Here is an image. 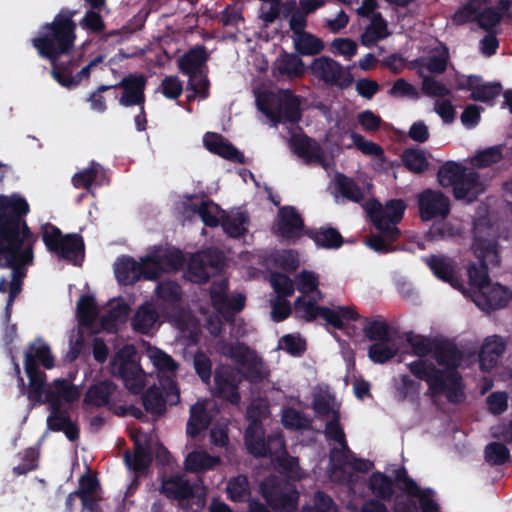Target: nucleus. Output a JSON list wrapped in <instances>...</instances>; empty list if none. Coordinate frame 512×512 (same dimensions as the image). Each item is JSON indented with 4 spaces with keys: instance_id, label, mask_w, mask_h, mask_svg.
<instances>
[{
    "instance_id": "f257e3e1",
    "label": "nucleus",
    "mask_w": 512,
    "mask_h": 512,
    "mask_svg": "<svg viewBox=\"0 0 512 512\" xmlns=\"http://www.w3.org/2000/svg\"><path fill=\"white\" fill-rule=\"evenodd\" d=\"M30 212L21 196H0V268L12 269V279L22 283L26 266L34 260L38 236L28 226L25 216Z\"/></svg>"
},
{
    "instance_id": "f03ea898",
    "label": "nucleus",
    "mask_w": 512,
    "mask_h": 512,
    "mask_svg": "<svg viewBox=\"0 0 512 512\" xmlns=\"http://www.w3.org/2000/svg\"><path fill=\"white\" fill-rule=\"evenodd\" d=\"M77 13L78 10L61 8L52 22L40 27L31 43L41 58L54 61L70 54L76 41L77 24L73 18Z\"/></svg>"
},
{
    "instance_id": "7ed1b4c3",
    "label": "nucleus",
    "mask_w": 512,
    "mask_h": 512,
    "mask_svg": "<svg viewBox=\"0 0 512 512\" xmlns=\"http://www.w3.org/2000/svg\"><path fill=\"white\" fill-rule=\"evenodd\" d=\"M55 359L50 347L42 341L30 343L25 352L24 368L29 379L26 393L32 406L44 404L43 395L49 388L46 387V374L38 367V362L46 369L54 367Z\"/></svg>"
},
{
    "instance_id": "20e7f679",
    "label": "nucleus",
    "mask_w": 512,
    "mask_h": 512,
    "mask_svg": "<svg viewBox=\"0 0 512 512\" xmlns=\"http://www.w3.org/2000/svg\"><path fill=\"white\" fill-rule=\"evenodd\" d=\"M480 223L475 222L473 226L472 249L478 259V263H472L468 269V278L471 286L477 287L481 292L490 283L488 265L497 266L500 263L498 253V242L496 239L485 238L480 235Z\"/></svg>"
},
{
    "instance_id": "39448f33",
    "label": "nucleus",
    "mask_w": 512,
    "mask_h": 512,
    "mask_svg": "<svg viewBox=\"0 0 512 512\" xmlns=\"http://www.w3.org/2000/svg\"><path fill=\"white\" fill-rule=\"evenodd\" d=\"M42 241L49 252L59 258L77 264L84 256V240L78 233L63 234L60 228L47 222L41 225Z\"/></svg>"
},
{
    "instance_id": "423d86ee",
    "label": "nucleus",
    "mask_w": 512,
    "mask_h": 512,
    "mask_svg": "<svg viewBox=\"0 0 512 512\" xmlns=\"http://www.w3.org/2000/svg\"><path fill=\"white\" fill-rule=\"evenodd\" d=\"M258 108L274 123H289L295 125L302 117L299 96L290 90H285L281 96L265 95L257 99Z\"/></svg>"
},
{
    "instance_id": "0eeeda50",
    "label": "nucleus",
    "mask_w": 512,
    "mask_h": 512,
    "mask_svg": "<svg viewBox=\"0 0 512 512\" xmlns=\"http://www.w3.org/2000/svg\"><path fill=\"white\" fill-rule=\"evenodd\" d=\"M406 207L407 205L402 199L388 200L385 205L373 199L368 203L366 209L375 228L390 240L395 241L401 233L397 224L401 222Z\"/></svg>"
},
{
    "instance_id": "6e6552de",
    "label": "nucleus",
    "mask_w": 512,
    "mask_h": 512,
    "mask_svg": "<svg viewBox=\"0 0 512 512\" xmlns=\"http://www.w3.org/2000/svg\"><path fill=\"white\" fill-rule=\"evenodd\" d=\"M244 444L247 452L256 458L272 457L275 455V448L284 446V440L279 434H271L266 438L262 422L253 418L245 430Z\"/></svg>"
},
{
    "instance_id": "1a4fd4ad",
    "label": "nucleus",
    "mask_w": 512,
    "mask_h": 512,
    "mask_svg": "<svg viewBox=\"0 0 512 512\" xmlns=\"http://www.w3.org/2000/svg\"><path fill=\"white\" fill-rule=\"evenodd\" d=\"M311 74L329 86L341 90L347 89L354 82L350 67H343L338 61L329 56L315 58L309 66Z\"/></svg>"
},
{
    "instance_id": "9d476101",
    "label": "nucleus",
    "mask_w": 512,
    "mask_h": 512,
    "mask_svg": "<svg viewBox=\"0 0 512 512\" xmlns=\"http://www.w3.org/2000/svg\"><path fill=\"white\" fill-rule=\"evenodd\" d=\"M130 348L126 347L116 353L111 361L112 374L120 378L124 386L132 393L139 394L144 388L143 370L132 358ZM133 350V348H131Z\"/></svg>"
},
{
    "instance_id": "9b49d317",
    "label": "nucleus",
    "mask_w": 512,
    "mask_h": 512,
    "mask_svg": "<svg viewBox=\"0 0 512 512\" xmlns=\"http://www.w3.org/2000/svg\"><path fill=\"white\" fill-rule=\"evenodd\" d=\"M114 271L117 281L122 285H133L141 278L145 280H157L155 263L147 260V255L138 262L132 256L118 257Z\"/></svg>"
},
{
    "instance_id": "f8f14e48",
    "label": "nucleus",
    "mask_w": 512,
    "mask_h": 512,
    "mask_svg": "<svg viewBox=\"0 0 512 512\" xmlns=\"http://www.w3.org/2000/svg\"><path fill=\"white\" fill-rule=\"evenodd\" d=\"M261 492L263 498L274 512H296L299 493L295 487L266 482L261 486Z\"/></svg>"
},
{
    "instance_id": "ddd939ff",
    "label": "nucleus",
    "mask_w": 512,
    "mask_h": 512,
    "mask_svg": "<svg viewBox=\"0 0 512 512\" xmlns=\"http://www.w3.org/2000/svg\"><path fill=\"white\" fill-rule=\"evenodd\" d=\"M419 217L422 221L446 218L450 214V199L442 191L426 188L417 195Z\"/></svg>"
},
{
    "instance_id": "4468645a",
    "label": "nucleus",
    "mask_w": 512,
    "mask_h": 512,
    "mask_svg": "<svg viewBox=\"0 0 512 512\" xmlns=\"http://www.w3.org/2000/svg\"><path fill=\"white\" fill-rule=\"evenodd\" d=\"M394 478L397 487L409 497L419 499L421 512H441L439 504L433 499V490L430 488L421 489L412 479L404 466L394 471Z\"/></svg>"
},
{
    "instance_id": "2eb2a0df",
    "label": "nucleus",
    "mask_w": 512,
    "mask_h": 512,
    "mask_svg": "<svg viewBox=\"0 0 512 512\" xmlns=\"http://www.w3.org/2000/svg\"><path fill=\"white\" fill-rule=\"evenodd\" d=\"M394 478L397 487L409 497L419 499L421 512H441L439 504L433 499V490L430 488L421 489L412 479L404 466L394 471Z\"/></svg>"
},
{
    "instance_id": "dca6fc26",
    "label": "nucleus",
    "mask_w": 512,
    "mask_h": 512,
    "mask_svg": "<svg viewBox=\"0 0 512 512\" xmlns=\"http://www.w3.org/2000/svg\"><path fill=\"white\" fill-rule=\"evenodd\" d=\"M221 353L234 362L246 366L249 377L252 381L263 379L262 359L243 342L224 343L221 347Z\"/></svg>"
},
{
    "instance_id": "f3484780",
    "label": "nucleus",
    "mask_w": 512,
    "mask_h": 512,
    "mask_svg": "<svg viewBox=\"0 0 512 512\" xmlns=\"http://www.w3.org/2000/svg\"><path fill=\"white\" fill-rule=\"evenodd\" d=\"M147 77L142 73H129L120 82L112 85L113 89H122L119 104L123 107L145 105Z\"/></svg>"
},
{
    "instance_id": "a211bd4d",
    "label": "nucleus",
    "mask_w": 512,
    "mask_h": 512,
    "mask_svg": "<svg viewBox=\"0 0 512 512\" xmlns=\"http://www.w3.org/2000/svg\"><path fill=\"white\" fill-rule=\"evenodd\" d=\"M228 289V281L225 279L213 282L210 289V298L213 307L219 313L233 316L244 309L246 297L241 293L229 297Z\"/></svg>"
},
{
    "instance_id": "6ab92c4d",
    "label": "nucleus",
    "mask_w": 512,
    "mask_h": 512,
    "mask_svg": "<svg viewBox=\"0 0 512 512\" xmlns=\"http://www.w3.org/2000/svg\"><path fill=\"white\" fill-rule=\"evenodd\" d=\"M304 232L302 216L293 206L281 207L277 215L276 234L286 240L299 239Z\"/></svg>"
},
{
    "instance_id": "aec40b11",
    "label": "nucleus",
    "mask_w": 512,
    "mask_h": 512,
    "mask_svg": "<svg viewBox=\"0 0 512 512\" xmlns=\"http://www.w3.org/2000/svg\"><path fill=\"white\" fill-rule=\"evenodd\" d=\"M216 396L233 405H238L241 400L236 374L229 366H219L214 372Z\"/></svg>"
},
{
    "instance_id": "412c9836",
    "label": "nucleus",
    "mask_w": 512,
    "mask_h": 512,
    "mask_svg": "<svg viewBox=\"0 0 512 512\" xmlns=\"http://www.w3.org/2000/svg\"><path fill=\"white\" fill-rule=\"evenodd\" d=\"M203 143L205 148L223 159L228 161L244 164V154L239 151L230 141H228L223 135L215 132H207L204 135Z\"/></svg>"
},
{
    "instance_id": "4be33fe9",
    "label": "nucleus",
    "mask_w": 512,
    "mask_h": 512,
    "mask_svg": "<svg viewBox=\"0 0 512 512\" xmlns=\"http://www.w3.org/2000/svg\"><path fill=\"white\" fill-rule=\"evenodd\" d=\"M290 147L306 163H324L325 156L322 147L314 138L304 133L293 134L290 138Z\"/></svg>"
},
{
    "instance_id": "5701e85b",
    "label": "nucleus",
    "mask_w": 512,
    "mask_h": 512,
    "mask_svg": "<svg viewBox=\"0 0 512 512\" xmlns=\"http://www.w3.org/2000/svg\"><path fill=\"white\" fill-rule=\"evenodd\" d=\"M425 263L441 281L450 284L453 288L460 289L462 287V281L456 271L455 261L451 258L432 254L425 258Z\"/></svg>"
},
{
    "instance_id": "b1692460",
    "label": "nucleus",
    "mask_w": 512,
    "mask_h": 512,
    "mask_svg": "<svg viewBox=\"0 0 512 512\" xmlns=\"http://www.w3.org/2000/svg\"><path fill=\"white\" fill-rule=\"evenodd\" d=\"M159 491L167 499L179 502L189 500L195 496L193 485L181 474L163 477Z\"/></svg>"
},
{
    "instance_id": "393cba45",
    "label": "nucleus",
    "mask_w": 512,
    "mask_h": 512,
    "mask_svg": "<svg viewBox=\"0 0 512 512\" xmlns=\"http://www.w3.org/2000/svg\"><path fill=\"white\" fill-rule=\"evenodd\" d=\"M442 388L439 390H432L429 394L431 396L445 395L449 403L459 404L465 399L464 383L462 375L458 370L445 371V374L440 378Z\"/></svg>"
},
{
    "instance_id": "a878e982",
    "label": "nucleus",
    "mask_w": 512,
    "mask_h": 512,
    "mask_svg": "<svg viewBox=\"0 0 512 512\" xmlns=\"http://www.w3.org/2000/svg\"><path fill=\"white\" fill-rule=\"evenodd\" d=\"M406 366L414 377L427 383L429 393L442 388L440 378L445 374V370L437 368L434 363L419 358L407 363Z\"/></svg>"
},
{
    "instance_id": "bb28decb",
    "label": "nucleus",
    "mask_w": 512,
    "mask_h": 512,
    "mask_svg": "<svg viewBox=\"0 0 512 512\" xmlns=\"http://www.w3.org/2000/svg\"><path fill=\"white\" fill-rule=\"evenodd\" d=\"M452 192L456 200H463L467 203L475 201L484 192V186L480 181L478 172L467 169L452 189Z\"/></svg>"
},
{
    "instance_id": "cd10ccee",
    "label": "nucleus",
    "mask_w": 512,
    "mask_h": 512,
    "mask_svg": "<svg viewBox=\"0 0 512 512\" xmlns=\"http://www.w3.org/2000/svg\"><path fill=\"white\" fill-rule=\"evenodd\" d=\"M505 349L506 342L502 337L498 335L487 337L479 352L480 369L484 372H490L497 365Z\"/></svg>"
},
{
    "instance_id": "c85d7f7f",
    "label": "nucleus",
    "mask_w": 512,
    "mask_h": 512,
    "mask_svg": "<svg viewBox=\"0 0 512 512\" xmlns=\"http://www.w3.org/2000/svg\"><path fill=\"white\" fill-rule=\"evenodd\" d=\"M116 390L117 385L111 380L98 381L87 389L83 402L98 408L111 407Z\"/></svg>"
},
{
    "instance_id": "c756f323",
    "label": "nucleus",
    "mask_w": 512,
    "mask_h": 512,
    "mask_svg": "<svg viewBox=\"0 0 512 512\" xmlns=\"http://www.w3.org/2000/svg\"><path fill=\"white\" fill-rule=\"evenodd\" d=\"M433 357L440 366H445V371L457 370L463 354L457 345L449 340L435 341Z\"/></svg>"
},
{
    "instance_id": "7c9ffc66",
    "label": "nucleus",
    "mask_w": 512,
    "mask_h": 512,
    "mask_svg": "<svg viewBox=\"0 0 512 512\" xmlns=\"http://www.w3.org/2000/svg\"><path fill=\"white\" fill-rule=\"evenodd\" d=\"M208 57L206 47L197 45L180 57L178 61L179 70L182 74L193 77L194 73L203 71L202 67L207 62Z\"/></svg>"
},
{
    "instance_id": "2f4dec72",
    "label": "nucleus",
    "mask_w": 512,
    "mask_h": 512,
    "mask_svg": "<svg viewBox=\"0 0 512 512\" xmlns=\"http://www.w3.org/2000/svg\"><path fill=\"white\" fill-rule=\"evenodd\" d=\"M153 456L149 447L144 446L140 441H134V453L129 450L124 452V462L129 470L136 474L145 472L152 464Z\"/></svg>"
},
{
    "instance_id": "473e14b6",
    "label": "nucleus",
    "mask_w": 512,
    "mask_h": 512,
    "mask_svg": "<svg viewBox=\"0 0 512 512\" xmlns=\"http://www.w3.org/2000/svg\"><path fill=\"white\" fill-rule=\"evenodd\" d=\"M159 314L155 306L146 301L141 304L131 319L132 329L140 334L148 335L158 321Z\"/></svg>"
},
{
    "instance_id": "72a5a7b5",
    "label": "nucleus",
    "mask_w": 512,
    "mask_h": 512,
    "mask_svg": "<svg viewBox=\"0 0 512 512\" xmlns=\"http://www.w3.org/2000/svg\"><path fill=\"white\" fill-rule=\"evenodd\" d=\"M51 63V75L53 79L60 84L62 87L72 89L75 88V82L73 80L74 70L79 67L81 63V56L70 58L67 61L54 60Z\"/></svg>"
},
{
    "instance_id": "f704fd0d",
    "label": "nucleus",
    "mask_w": 512,
    "mask_h": 512,
    "mask_svg": "<svg viewBox=\"0 0 512 512\" xmlns=\"http://www.w3.org/2000/svg\"><path fill=\"white\" fill-rule=\"evenodd\" d=\"M368 489L376 499L391 501L395 494V482L385 473L376 471L369 477Z\"/></svg>"
},
{
    "instance_id": "c9c22d12",
    "label": "nucleus",
    "mask_w": 512,
    "mask_h": 512,
    "mask_svg": "<svg viewBox=\"0 0 512 512\" xmlns=\"http://www.w3.org/2000/svg\"><path fill=\"white\" fill-rule=\"evenodd\" d=\"M249 222L250 217L247 211H237L231 215H222L220 225L229 237L239 239L247 233Z\"/></svg>"
},
{
    "instance_id": "e433bc0d",
    "label": "nucleus",
    "mask_w": 512,
    "mask_h": 512,
    "mask_svg": "<svg viewBox=\"0 0 512 512\" xmlns=\"http://www.w3.org/2000/svg\"><path fill=\"white\" fill-rule=\"evenodd\" d=\"M481 297L485 302V309L498 310L508 305L512 299V291L498 283L489 285L481 292Z\"/></svg>"
},
{
    "instance_id": "4c0bfd02",
    "label": "nucleus",
    "mask_w": 512,
    "mask_h": 512,
    "mask_svg": "<svg viewBox=\"0 0 512 512\" xmlns=\"http://www.w3.org/2000/svg\"><path fill=\"white\" fill-rule=\"evenodd\" d=\"M326 437L339 443L342 449L333 448L331 450V459H335V455L338 454L343 458H347V454L350 453V449L347 445L345 433L340 425V415L338 411L332 412V419L326 423L325 426Z\"/></svg>"
},
{
    "instance_id": "58836bf2",
    "label": "nucleus",
    "mask_w": 512,
    "mask_h": 512,
    "mask_svg": "<svg viewBox=\"0 0 512 512\" xmlns=\"http://www.w3.org/2000/svg\"><path fill=\"white\" fill-rule=\"evenodd\" d=\"M277 70L280 75L290 79L302 77L305 73V65L300 55L283 51L276 60Z\"/></svg>"
},
{
    "instance_id": "ea45409f",
    "label": "nucleus",
    "mask_w": 512,
    "mask_h": 512,
    "mask_svg": "<svg viewBox=\"0 0 512 512\" xmlns=\"http://www.w3.org/2000/svg\"><path fill=\"white\" fill-rule=\"evenodd\" d=\"M219 456H212L205 451H192L185 459V469L192 473H203L220 465Z\"/></svg>"
},
{
    "instance_id": "a19ab883",
    "label": "nucleus",
    "mask_w": 512,
    "mask_h": 512,
    "mask_svg": "<svg viewBox=\"0 0 512 512\" xmlns=\"http://www.w3.org/2000/svg\"><path fill=\"white\" fill-rule=\"evenodd\" d=\"M305 234L311 238L316 246L325 249H338L343 244V237L340 232L333 227H321L318 230L309 229Z\"/></svg>"
},
{
    "instance_id": "79ce46f5",
    "label": "nucleus",
    "mask_w": 512,
    "mask_h": 512,
    "mask_svg": "<svg viewBox=\"0 0 512 512\" xmlns=\"http://www.w3.org/2000/svg\"><path fill=\"white\" fill-rule=\"evenodd\" d=\"M47 392L49 400L57 398L69 404L78 401L81 396L79 388L65 378L54 379Z\"/></svg>"
},
{
    "instance_id": "37998d69",
    "label": "nucleus",
    "mask_w": 512,
    "mask_h": 512,
    "mask_svg": "<svg viewBox=\"0 0 512 512\" xmlns=\"http://www.w3.org/2000/svg\"><path fill=\"white\" fill-rule=\"evenodd\" d=\"M142 405L145 411L154 417H160L165 414L167 400L160 388L150 386L141 396Z\"/></svg>"
},
{
    "instance_id": "c03bdc74",
    "label": "nucleus",
    "mask_w": 512,
    "mask_h": 512,
    "mask_svg": "<svg viewBox=\"0 0 512 512\" xmlns=\"http://www.w3.org/2000/svg\"><path fill=\"white\" fill-rule=\"evenodd\" d=\"M509 6V1L500 0L497 8L487 7L479 11L476 19L477 24L487 32H494L493 28L500 23L503 13L509 9Z\"/></svg>"
},
{
    "instance_id": "a18cd8bd",
    "label": "nucleus",
    "mask_w": 512,
    "mask_h": 512,
    "mask_svg": "<svg viewBox=\"0 0 512 512\" xmlns=\"http://www.w3.org/2000/svg\"><path fill=\"white\" fill-rule=\"evenodd\" d=\"M293 44L295 51L300 56H315L320 54L325 48L323 40L310 32H304L299 36L293 37Z\"/></svg>"
},
{
    "instance_id": "49530a36",
    "label": "nucleus",
    "mask_w": 512,
    "mask_h": 512,
    "mask_svg": "<svg viewBox=\"0 0 512 512\" xmlns=\"http://www.w3.org/2000/svg\"><path fill=\"white\" fill-rule=\"evenodd\" d=\"M364 319L366 321V325L363 327V333L369 341L379 343L392 342L394 340L392 329L386 321L379 319Z\"/></svg>"
},
{
    "instance_id": "de8ad7c7",
    "label": "nucleus",
    "mask_w": 512,
    "mask_h": 512,
    "mask_svg": "<svg viewBox=\"0 0 512 512\" xmlns=\"http://www.w3.org/2000/svg\"><path fill=\"white\" fill-rule=\"evenodd\" d=\"M401 161L406 169L414 174H422L429 168L425 152L419 148H406L401 154Z\"/></svg>"
},
{
    "instance_id": "09e8293b",
    "label": "nucleus",
    "mask_w": 512,
    "mask_h": 512,
    "mask_svg": "<svg viewBox=\"0 0 512 512\" xmlns=\"http://www.w3.org/2000/svg\"><path fill=\"white\" fill-rule=\"evenodd\" d=\"M188 208L193 213L198 214L206 226L215 228L220 225V220L218 218L220 207L213 201L207 199L201 200L200 203H190Z\"/></svg>"
},
{
    "instance_id": "8fccbe9b",
    "label": "nucleus",
    "mask_w": 512,
    "mask_h": 512,
    "mask_svg": "<svg viewBox=\"0 0 512 512\" xmlns=\"http://www.w3.org/2000/svg\"><path fill=\"white\" fill-rule=\"evenodd\" d=\"M467 168L457 162L447 161L442 166H440L437 179L439 184L444 187H452L456 185L461 176L465 173Z\"/></svg>"
},
{
    "instance_id": "3c124183",
    "label": "nucleus",
    "mask_w": 512,
    "mask_h": 512,
    "mask_svg": "<svg viewBox=\"0 0 512 512\" xmlns=\"http://www.w3.org/2000/svg\"><path fill=\"white\" fill-rule=\"evenodd\" d=\"M485 3L486 0H468L452 15V23L455 26H462L467 23L476 21L477 14Z\"/></svg>"
},
{
    "instance_id": "603ef678",
    "label": "nucleus",
    "mask_w": 512,
    "mask_h": 512,
    "mask_svg": "<svg viewBox=\"0 0 512 512\" xmlns=\"http://www.w3.org/2000/svg\"><path fill=\"white\" fill-rule=\"evenodd\" d=\"M147 260L155 263L158 279L164 270H177L182 265L183 256L179 251L164 254L154 253L147 255Z\"/></svg>"
},
{
    "instance_id": "864d4df0",
    "label": "nucleus",
    "mask_w": 512,
    "mask_h": 512,
    "mask_svg": "<svg viewBox=\"0 0 512 512\" xmlns=\"http://www.w3.org/2000/svg\"><path fill=\"white\" fill-rule=\"evenodd\" d=\"M336 187L338 192L346 199L360 203L364 199V193L359 185L345 174L336 175Z\"/></svg>"
},
{
    "instance_id": "5fc2aeb1",
    "label": "nucleus",
    "mask_w": 512,
    "mask_h": 512,
    "mask_svg": "<svg viewBox=\"0 0 512 512\" xmlns=\"http://www.w3.org/2000/svg\"><path fill=\"white\" fill-rule=\"evenodd\" d=\"M228 498L233 502H244L250 495V485L247 476L237 475L231 478L226 487Z\"/></svg>"
},
{
    "instance_id": "6e6d98bb",
    "label": "nucleus",
    "mask_w": 512,
    "mask_h": 512,
    "mask_svg": "<svg viewBox=\"0 0 512 512\" xmlns=\"http://www.w3.org/2000/svg\"><path fill=\"white\" fill-rule=\"evenodd\" d=\"M208 420L206 410L203 405H193L190 408V417L187 422L186 432L191 438L197 437L200 432L206 429Z\"/></svg>"
},
{
    "instance_id": "4d7b16f0",
    "label": "nucleus",
    "mask_w": 512,
    "mask_h": 512,
    "mask_svg": "<svg viewBox=\"0 0 512 512\" xmlns=\"http://www.w3.org/2000/svg\"><path fill=\"white\" fill-rule=\"evenodd\" d=\"M321 308L322 306L317 305L314 300L307 299L304 295L297 297L294 302L295 316L306 322H312L319 317Z\"/></svg>"
},
{
    "instance_id": "13d9d810",
    "label": "nucleus",
    "mask_w": 512,
    "mask_h": 512,
    "mask_svg": "<svg viewBox=\"0 0 512 512\" xmlns=\"http://www.w3.org/2000/svg\"><path fill=\"white\" fill-rule=\"evenodd\" d=\"M101 170L102 166L99 163L92 161L87 168L73 175V186L77 189L83 188L89 192Z\"/></svg>"
},
{
    "instance_id": "bf43d9fd",
    "label": "nucleus",
    "mask_w": 512,
    "mask_h": 512,
    "mask_svg": "<svg viewBox=\"0 0 512 512\" xmlns=\"http://www.w3.org/2000/svg\"><path fill=\"white\" fill-rule=\"evenodd\" d=\"M484 458L491 466H501L511 460V454L505 444L491 442L484 449Z\"/></svg>"
},
{
    "instance_id": "052dcab7",
    "label": "nucleus",
    "mask_w": 512,
    "mask_h": 512,
    "mask_svg": "<svg viewBox=\"0 0 512 512\" xmlns=\"http://www.w3.org/2000/svg\"><path fill=\"white\" fill-rule=\"evenodd\" d=\"M391 342L373 343L368 348L370 360L376 364H384L398 354V347Z\"/></svg>"
},
{
    "instance_id": "680f3d73",
    "label": "nucleus",
    "mask_w": 512,
    "mask_h": 512,
    "mask_svg": "<svg viewBox=\"0 0 512 512\" xmlns=\"http://www.w3.org/2000/svg\"><path fill=\"white\" fill-rule=\"evenodd\" d=\"M98 315V307L92 295H82L77 302V316L83 325L91 324Z\"/></svg>"
},
{
    "instance_id": "e2e57ef3",
    "label": "nucleus",
    "mask_w": 512,
    "mask_h": 512,
    "mask_svg": "<svg viewBox=\"0 0 512 512\" xmlns=\"http://www.w3.org/2000/svg\"><path fill=\"white\" fill-rule=\"evenodd\" d=\"M187 272L191 280L198 284L207 283L211 276H213L198 252L191 256Z\"/></svg>"
},
{
    "instance_id": "0e129e2a",
    "label": "nucleus",
    "mask_w": 512,
    "mask_h": 512,
    "mask_svg": "<svg viewBox=\"0 0 512 512\" xmlns=\"http://www.w3.org/2000/svg\"><path fill=\"white\" fill-rule=\"evenodd\" d=\"M406 342L412 347V352L419 358L428 356L433 352L434 342L430 338L422 335H416L413 332L406 333Z\"/></svg>"
},
{
    "instance_id": "69168bd1",
    "label": "nucleus",
    "mask_w": 512,
    "mask_h": 512,
    "mask_svg": "<svg viewBox=\"0 0 512 512\" xmlns=\"http://www.w3.org/2000/svg\"><path fill=\"white\" fill-rule=\"evenodd\" d=\"M502 92V85L500 83L479 82L475 91L470 94V99L483 103H488L498 97Z\"/></svg>"
},
{
    "instance_id": "338daca9",
    "label": "nucleus",
    "mask_w": 512,
    "mask_h": 512,
    "mask_svg": "<svg viewBox=\"0 0 512 512\" xmlns=\"http://www.w3.org/2000/svg\"><path fill=\"white\" fill-rule=\"evenodd\" d=\"M295 285L299 292H301L304 296L310 293H313L318 290L319 279L318 275L309 270H303L298 273L295 277Z\"/></svg>"
},
{
    "instance_id": "774afa93",
    "label": "nucleus",
    "mask_w": 512,
    "mask_h": 512,
    "mask_svg": "<svg viewBox=\"0 0 512 512\" xmlns=\"http://www.w3.org/2000/svg\"><path fill=\"white\" fill-rule=\"evenodd\" d=\"M502 159L501 146H491L479 151L472 159L474 166L478 168H486L500 162Z\"/></svg>"
}]
</instances>
